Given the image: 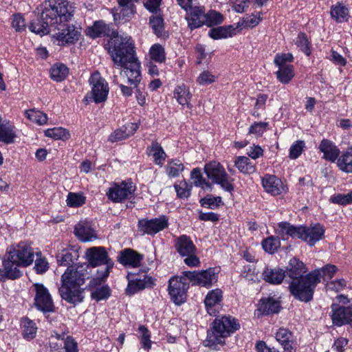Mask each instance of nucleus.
<instances>
[{
  "instance_id": "60",
  "label": "nucleus",
  "mask_w": 352,
  "mask_h": 352,
  "mask_svg": "<svg viewBox=\"0 0 352 352\" xmlns=\"http://www.w3.org/2000/svg\"><path fill=\"white\" fill-rule=\"evenodd\" d=\"M12 26L16 32H21L25 30L26 23L23 16L20 14L12 16Z\"/></svg>"
},
{
  "instance_id": "34",
  "label": "nucleus",
  "mask_w": 352,
  "mask_h": 352,
  "mask_svg": "<svg viewBox=\"0 0 352 352\" xmlns=\"http://www.w3.org/2000/svg\"><path fill=\"white\" fill-rule=\"evenodd\" d=\"M285 276V271L280 268H266L263 272V279L273 285L281 283Z\"/></svg>"
},
{
  "instance_id": "41",
  "label": "nucleus",
  "mask_w": 352,
  "mask_h": 352,
  "mask_svg": "<svg viewBox=\"0 0 352 352\" xmlns=\"http://www.w3.org/2000/svg\"><path fill=\"white\" fill-rule=\"evenodd\" d=\"M235 166L240 172L245 174H251L256 170L255 166L245 156L238 157L235 161Z\"/></svg>"
},
{
  "instance_id": "19",
  "label": "nucleus",
  "mask_w": 352,
  "mask_h": 352,
  "mask_svg": "<svg viewBox=\"0 0 352 352\" xmlns=\"http://www.w3.org/2000/svg\"><path fill=\"white\" fill-rule=\"evenodd\" d=\"M168 221L165 217L139 221L140 230L148 234H155L168 227Z\"/></svg>"
},
{
  "instance_id": "17",
  "label": "nucleus",
  "mask_w": 352,
  "mask_h": 352,
  "mask_svg": "<svg viewBox=\"0 0 352 352\" xmlns=\"http://www.w3.org/2000/svg\"><path fill=\"white\" fill-rule=\"evenodd\" d=\"M56 30L58 32L54 33V37L60 42L62 45L74 43L78 40L80 32L72 25H65V23H58L56 25V28L52 29L53 31Z\"/></svg>"
},
{
  "instance_id": "59",
  "label": "nucleus",
  "mask_w": 352,
  "mask_h": 352,
  "mask_svg": "<svg viewBox=\"0 0 352 352\" xmlns=\"http://www.w3.org/2000/svg\"><path fill=\"white\" fill-rule=\"evenodd\" d=\"M320 272V276L323 280L331 279L337 272V267L334 265L327 264L320 269H318Z\"/></svg>"
},
{
  "instance_id": "3",
  "label": "nucleus",
  "mask_w": 352,
  "mask_h": 352,
  "mask_svg": "<svg viewBox=\"0 0 352 352\" xmlns=\"http://www.w3.org/2000/svg\"><path fill=\"white\" fill-rule=\"evenodd\" d=\"M37 10L41 11V19L52 29L56 28L58 23L70 21L74 12L67 0H47Z\"/></svg>"
},
{
  "instance_id": "39",
  "label": "nucleus",
  "mask_w": 352,
  "mask_h": 352,
  "mask_svg": "<svg viewBox=\"0 0 352 352\" xmlns=\"http://www.w3.org/2000/svg\"><path fill=\"white\" fill-rule=\"evenodd\" d=\"M235 29L232 26H220L211 29L208 34L213 39H221L231 37L234 34Z\"/></svg>"
},
{
  "instance_id": "53",
  "label": "nucleus",
  "mask_w": 352,
  "mask_h": 352,
  "mask_svg": "<svg viewBox=\"0 0 352 352\" xmlns=\"http://www.w3.org/2000/svg\"><path fill=\"white\" fill-rule=\"evenodd\" d=\"M184 165L179 160H171L166 166V172L170 177H177L184 170Z\"/></svg>"
},
{
  "instance_id": "27",
  "label": "nucleus",
  "mask_w": 352,
  "mask_h": 352,
  "mask_svg": "<svg viewBox=\"0 0 352 352\" xmlns=\"http://www.w3.org/2000/svg\"><path fill=\"white\" fill-rule=\"evenodd\" d=\"M175 245L177 252L183 257L195 254L196 251V248L192 240L186 235H182L177 238Z\"/></svg>"
},
{
  "instance_id": "36",
  "label": "nucleus",
  "mask_w": 352,
  "mask_h": 352,
  "mask_svg": "<svg viewBox=\"0 0 352 352\" xmlns=\"http://www.w3.org/2000/svg\"><path fill=\"white\" fill-rule=\"evenodd\" d=\"M289 269L287 272V276L293 280L294 279H300L305 277L303 274L306 272L305 266L302 261L293 258L289 261Z\"/></svg>"
},
{
  "instance_id": "21",
  "label": "nucleus",
  "mask_w": 352,
  "mask_h": 352,
  "mask_svg": "<svg viewBox=\"0 0 352 352\" xmlns=\"http://www.w3.org/2000/svg\"><path fill=\"white\" fill-rule=\"evenodd\" d=\"M262 185L265 191L272 195H278L285 190L282 181L275 175H265L262 178Z\"/></svg>"
},
{
  "instance_id": "23",
  "label": "nucleus",
  "mask_w": 352,
  "mask_h": 352,
  "mask_svg": "<svg viewBox=\"0 0 352 352\" xmlns=\"http://www.w3.org/2000/svg\"><path fill=\"white\" fill-rule=\"evenodd\" d=\"M186 19L191 30L198 28L205 23L204 11L200 7L190 8L189 10H187Z\"/></svg>"
},
{
  "instance_id": "24",
  "label": "nucleus",
  "mask_w": 352,
  "mask_h": 352,
  "mask_svg": "<svg viewBox=\"0 0 352 352\" xmlns=\"http://www.w3.org/2000/svg\"><path fill=\"white\" fill-rule=\"evenodd\" d=\"M318 148L323 153V158L331 162H335L340 153L339 148L333 142L327 139L321 141Z\"/></svg>"
},
{
  "instance_id": "6",
  "label": "nucleus",
  "mask_w": 352,
  "mask_h": 352,
  "mask_svg": "<svg viewBox=\"0 0 352 352\" xmlns=\"http://www.w3.org/2000/svg\"><path fill=\"white\" fill-rule=\"evenodd\" d=\"M320 270H314L305 277L294 279L289 284V292L296 299L309 302L312 299L314 289L320 282Z\"/></svg>"
},
{
  "instance_id": "2",
  "label": "nucleus",
  "mask_w": 352,
  "mask_h": 352,
  "mask_svg": "<svg viewBox=\"0 0 352 352\" xmlns=\"http://www.w3.org/2000/svg\"><path fill=\"white\" fill-rule=\"evenodd\" d=\"M89 278L87 266L79 265L68 267L61 276L62 285L59 289L63 299L72 304L81 302L84 298L81 286Z\"/></svg>"
},
{
  "instance_id": "13",
  "label": "nucleus",
  "mask_w": 352,
  "mask_h": 352,
  "mask_svg": "<svg viewBox=\"0 0 352 352\" xmlns=\"http://www.w3.org/2000/svg\"><path fill=\"white\" fill-rule=\"evenodd\" d=\"M85 257L88 263L84 264L87 266V270L90 267H97L113 261L109 257L106 249L102 246L91 247L86 250Z\"/></svg>"
},
{
  "instance_id": "5",
  "label": "nucleus",
  "mask_w": 352,
  "mask_h": 352,
  "mask_svg": "<svg viewBox=\"0 0 352 352\" xmlns=\"http://www.w3.org/2000/svg\"><path fill=\"white\" fill-rule=\"evenodd\" d=\"M239 327L237 320L231 316H223L215 319L212 329L208 331L204 345L212 347L217 344H223L224 338L239 329Z\"/></svg>"
},
{
  "instance_id": "37",
  "label": "nucleus",
  "mask_w": 352,
  "mask_h": 352,
  "mask_svg": "<svg viewBox=\"0 0 352 352\" xmlns=\"http://www.w3.org/2000/svg\"><path fill=\"white\" fill-rule=\"evenodd\" d=\"M146 151L148 155L153 157L154 162L156 164L162 166L164 164L166 155L158 142H153L151 145L147 148Z\"/></svg>"
},
{
  "instance_id": "42",
  "label": "nucleus",
  "mask_w": 352,
  "mask_h": 352,
  "mask_svg": "<svg viewBox=\"0 0 352 352\" xmlns=\"http://www.w3.org/2000/svg\"><path fill=\"white\" fill-rule=\"evenodd\" d=\"M21 326L23 329L22 334L24 338L32 340L36 336L37 327L32 320L24 318L21 321Z\"/></svg>"
},
{
  "instance_id": "57",
  "label": "nucleus",
  "mask_w": 352,
  "mask_h": 352,
  "mask_svg": "<svg viewBox=\"0 0 352 352\" xmlns=\"http://www.w3.org/2000/svg\"><path fill=\"white\" fill-rule=\"evenodd\" d=\"M330 201L333 204L345 206L352 203V191L347 194H338L332 196Z\"/></svg>"
},
{
  "instance_id": "15",
  "label": "nucleus",
  "mask_w": 352,
  "mask_h": 352,
  "mask_svg": "<svg viewBox=\"0 0 352 352\" xmlns=\"http://www.w3.org/2000/svg\"><path fill=\"white\" fill-rule=\"evenodd\" d=\"M129 280L126 294L127 295H133L148 287L154 285V279L148 276L145 273L143 274H131L127 275Z\"/></svg>"
},
{
  "instance_id": "56",
  "label": "nucleus",
  "mask_w": 352,
  "mask_h": 352,
  "mask_svg": "<svg viewBox=\"0 0 352 352\" xmlns=\"http://www.w3.org/2000/svg\"><path fill=\"white\" fill-rule=\"evenodd\" d=\"M305 147V143L302 140L296 141L289 148V157L292 160L297 159L302 153L304 148Z\"/></svg>"
},
{
  "instance_id": "32",
  "label": "nucleus",
  "mask_w": 352,
  "mask_h": 352,
  "mask_svg": "<svg viewBox=\"0 0 352 352\" xmlns=\"http://www.w3.org/2000/svg\"><path fill=\"white\" fill-rule=\"evenodd\" d=\"M78 257V252L74 248L63 249L56 255L58 263L60 265L68 267H70Z\"/></svg>"
},
{
  "instance_id": "20",
  "label": "nucleus",
  "mask_w": 352,
  "mask_h": 352,
  "mask_svg": "<svg viewBox=\"0 0 352 352\" xmlns=\"http://www.w3.org/2000/svg\"><path fill=\"white\" fill-rule=\"evenodd\" d=\"M276 341L283 349V352H296L293 333L284 327L279 328L275 334Z\"/></svg>"
},
{
  "instance_id": "4",
  "label": "nucleus",
  "mask_w": 352,
  "mask_h": 352,
  "mask_svg": "<svg viewBox=\"0 0 352 352\" xmlns=\"http://www.w3.org/2000/svg\"><path fill=\"white\" fill-rule=\"evenodd\" d=\"M278 234L282 236L285 235L293 238L300 239L306 241L310 246L320 241L324 236V229L319 223L310 227L294 226L287 222H280L278 224Z\"/></svg>"
},
{
  "instance_id": "45",
  "label": "nucleus",
  "mask_w": 352,
  "mask_h": 352,
  "mask_svg": "<svg viewBox=\"0 0 352 352\" xmlns=\"http://www.w3.org/2000/svg\"><path fill=\"white\" fill-rule=\"evenodd\" d=\"M338 168L345 173H352V153L347 151L344 153L338 160Z\"/></svg>"
},
{
  "instance_id": "61",
  "label": "nucleus",
  "mask_w": 352,
  "mask_h": 352,
  "mask_svg": "<svg viewBox=\"0 0 352 352\" xmlns=\"http://www.w3.org/2000/svg\"><path fill=\"white\" fill-rule=\"evenodd\" d=\"M110 296V289L109 286H103L96 289L95 291L91 292L92 298L100 301L107 298Z\"/></svg>"
},
{
  "instance_id": "64",
  "label": "nucleus",
  "mask_w": 352,
  "mask_h": 352,
  "mask_svg": "<svg viewBox=\"0 0 352 352\" xmlns=\"http://www.w3.org/2000/svg\"><path fill=\"white\" fill-rule=\"evenodd\" d=\"M140 332L141 333V342L143 348L148 349L151 348V342L150 340L151 336L148 330L144 326L139 327Z\"/></svg>"
},
{
  "instance_id": "28",
  "label": "nucleus",
  "mask_w": 352,
  "mask_h": 352,
  "mask_svg": "<svg viewBox=\"0 0 352 352\" xmlns=\"http://www.w3.org/2000/svg\"><path fill=\"white\" fill-rule=\"evenodd\" d=\"M74 232L76 236L83 242L92 241L97 237L94 230L84 221H80L76 225Z\"/></svg>"
},
{
  "instance_id": "38",
  "label": "nucleus",
  "mask_w": 352,
  "mask_h": 352,
  "mask_svg": "<svg viewBox=\"0 0 352 352\" xmlns=\"http://www.w3.org/2000/svg\"><path fill=\"white\" fill-rule=\"evenodd\" d=\"M280 307L279 301L272 298H268L261 300L259 311H261L263 314L269 315L278 313L280 310Z\"/></svg>"
},
{
  "instance_id": "52",
  "label": "nucleus",
  "mask_w": 352,
  "mask_h": 352,
  "mask_svg": "<svg viewBox=\"0 0 352 352\" xmlns=\"http://www.w3.org/2000/svg\"><path fill=\"white\" fill-rule=\"evenodd\" d=\"M177 196L180 199L188 198L190 195L192 185L188 184L185 180L179 182L174 185Z\"/></svg>"
},
{
  "instance_id": "22",
  "label": "nucleus",
  "mask_w": 352,
  "mask_h": 352,
  "mask_svg": "<svg viewBox=\"0 0 352 352\" xmlns=\"http://www.w3.org/2000/svg\"><path fill=\"white\" fill-rule=\"evenodd\" d=\"M143 256L132 249H124L118 257V261L123 265L137 267L140 265Z\"/></svg>"
},
{
  "instance_id": "62",
  "label": "nucleus",
  "mask_w": 352,
  "mask_h": 352,
  "mask_svg": "<svg viewBox=\"0 0 352 352\" xmlns=\"http://www.w3.org/2000/svg\"><path fill=\"white\" fill-rule=\"evenodd\" d=\"M346 287V281L343 279H338L328 282L326 285L327 290L339 292L343 290Z\"/></svg>"
},
{
  "instance_id": "63",
  "label": "nucleus",
  "mask_w": 352,
  "mask_h": 352,
  "mask_svg": "<svg viewBox=\"0 0 352 352\" xmlns=\"http://www.w3.org/2000/svg\"><path fill=\"white\" fill-rule=\"evenodd\" d=\"M215 81V76L208 71L201 72L197 79V82L200 85H206Z\"/></svg>"
},
{
  "instance_id": "8",
  "label": "nucleus",
  "mask_w": 352,
  "mask_h": 352,
  "mask_svg": "<svg viewBox=\"0 0 352 352\" xmlns=\"http://www.w3.org/2000/svg\"><path fill=\"white\" fill-rule=\"evenodd\" d=\"M8 257L16 265L27 267L32 263L34 252L30 244L27 242H20L9 251Z\"/></svg>"
},
{
  "instance_id": "25",
  "label": "nucleus",
  "mask_w": 352,
  "mask_h": 352,
  "mask_svg": "<svg viewBox=\"0 0 352 352\" xmlns=\"http://www.w3.org/2000/svg\"><path fill=\"white\" fill-rule=\"evenodd\" d=\"M138 128L139 125L137 123H129L111 133L108 140L111 142H116L125 140L133 135Z\"/></svg>"
},
{
  "instance_id": "26",
  "label": "nucleus",
  "mask_w": 352,
  "mask_h": 352,
  "mask_svg": "<svg viewBox=\"0 0 352 352\" xmlns=\"http://www.w3.org/2000/svg\"><path fill=\"white\" fill-rule=\"evenodd\" d=\"M16 138V128L9 121L3 120L0 116V142L9 144L14 142Z\"/></svg>"
},
{
  "instance_id": "30",
  "label": "nucleus",
  "mask_w": 352,
  "mask_h": 352,
  "mask_svg": "<svg viewBox=\"0 0 352 352\" xmlns=\"http://www.w3.org/2000/svg\"><path fill=\"white\" fill-rule=\"evenodd\" d=\"M331 16L338 23L346 21L349 16L348 5L345 2L338 1L331 8Z\"/></svg>"
},
{
  "instance_id": "40",
  "label": "nucleus",
  "mask_w": 352,
  "mask_h": 352,
  "mask_svg": "<svg viewBox=\"0 0 352 352\" xmlns=\"http://www.w3.org/2000/svg\"><path fill=\"white\" fill-rule=\"evenodd\" d=\"M174 98L182 105H187L189 107V101L191 98L189 89L185 85L177 86L174 90Z\"/></svg>"
},
{
  "instance_id": "58",
  "label": "nucleus",
  "mask_w": 352,
  "mask_h": 352,
  "mask_svg": "<svg viewBox=\"0 0 352 352\" xmlns=\"http://www.w3.org/2000/svg\"><path fill=\"white\" fill-rule=\"evenodd\" d=\"M296 44L306 55L309 56L311 54L309 42L304 33L298 34L296 40Z\"/></svg>"
},
{
  "instance_id": "43",
  "label": "nucleus",
  "mask_w": 352,
  "mask_h": 352,
  "mask_svg": "<svg viewBox=\"0 0 352 352\" xmlns=\"http://www.w3.org/2000/svg\"><path fill=\"white\" fill-rule=\"evenodd\" d=\"M149 56L151 60L158 63H162L166 60L165 50L159 43H155L151 47Z\"/></svg>"
},
{
  "instance_id": "10",
  "label": "nucleus",
  "mask_w": 352,
  "mask_h": 352,
  "mask_svg": "<svg viewBox=\"0 0 352 352\" xmlns=\"http://www.w3.org/2000/svg\"><path fill=\"white\" fill-rule=\"evenodd\" d=\"M183 274L192 282V285L206 287L212 286L218 279L217 270L213 267L200 272L185 271Z\"/></svg>"
},
{
  "instance_id": "49",
  "label": "nucleus",
  "mask_w": 352,
  "mask_h": 352,
  "mask_svg": "<svg viewBox=\"0 0 352 352\" xmlns=\"http://www.w3.org/2000/svg\"><path fill=\"white\" fill-rule=\"evenodd\" d=\"M26 117L32 122L38 125L45 124L47 121V116L43 112L36 110L30 109L25 111Z\"/></svg>"
},
{
  "instance_id": "11",
  "label": "nucleus",
  "mask_w": 352,
  "mask_h": 352,
  "mask_svg": "<svg viewBox=\"0 0 352 352\" xmlns=\"http://www.w3.org/2000/svg\"><path fill=\"white\" fill-rule=\"evenodd\" d=\"M188 279L184 276H173L168 281V293L177 305H181L186 300V294L188 289Z\"/></svg>"
},
{
  "instance_id": "35",
  "label": "nucleus",
  "mask_w": 352,
  "mask_h": 352,
  "mask_svg": "<svg viewBox=\"0 0 352 352\" xmlns=\"http://www.w3.org/2000/svg\"><path fill=\"white\" fill-rule=\"evenodd\" d=\"M113 265L114 263H109L102 266H97L98 268L96 271L94 277L90 281V285L95 286L104 282L109 277L110 271L113 267Z\"/></svg>"
},
{
  "instance_id": "7",
  "label": "nucleus",
  "mask_w": 352,
  "mask_h": 352,
  "mask_svg": "<svg viewBox=\"0 0 352 352\" xmlns=\"http://www.w3.org/2000/svg\"><path fill=\"white\" fill-rule=\"evenodd\" d=\"M204 170L208 178L213 183L220 185L226 191L233 190L234 186L229 181V176L220 163L217 162L208 163L205 165Z\"/></svg>"
},
{
  "instance_id": "50",
  "label": "nucleus",
  "mask_w": 352,
  "mask_h": 352,
  "mask_svg": "<svg viewBox=\"0 0 352 352\" xmlns=\"http://www.w3.org/2000/svg\"><path fill=\"white\" fill-rule=\"evenodd\" d=\"M280 246V241L278 237L273 236H269L262 241V247L263 250L270 254H273Z\"/></svg>"
},
{
  "instance_id": "47",
  "label": "nucleus",
  "mask_w": 352,
  "mask_h": 352,
  "mask_svg": "<svg viewBox=\"0 0 352 352\" xmlns=\"http://www.w3.org/2000/svg\"><path fill=\"white\" fill-rule=\"evenodd\" d=\"M190 178L193 184L203 189L211 190V185L202 177L201 170L198 168H193L190 173Z\"/></svg>"
},
{
  "instance_id": "1",
  "label": "nucleus",
  "mask_w": 352,
  "mask_h": 352,
  "mask_svg": "<svg viewBox=\"0 0 352 352\" xmlns=\"http://www.w3.org/2000/svg\"><path fill=\"white\" fill-rule=\"evenodd\" d=\"M87 34L91 38L110 36L109 52L112 60L122 68L120 72L122 78H126V82L136 87L142 79L140 63L135 56L131 37L111 31L109 25L102 21H96L87 29Z\"/></svg>"
},
{
  "instance_id": "54",
  "label": "nucleus",
  "mask_w": 352,
  "mask_h": 352,
  "mask_svg": "<svg viewBox=\"0 0 352 352\" xmlns=\"http://www.w3.org/2000/svg\"><path fill=\"white\" fill-rule=\"evenodd\" d=\"M29 28L31 32L41 35L47 34L52 31V29L41 19L38 22L31 23Z\"/></svg>"
},
{
  "instance_id": "16",
  "label": "nucleus",
  "mask_w": 352,
  "mask_h": 352,
  "mask_svg": "<svg viewBox=\"0 0 352 352\" xmlns=\"http://www.w3.org/2000/svg\"><path fill=\"white\" fill-rule=\"evenodd\" d=\"M135 191V186L129 182H122L120 184H115L107 192V196L113 202H120L129 198Z\"/></svg>"
},
{
  "instance_id": "46",
  "label": "nucleus",
  "mask_w": 352,
  "mask_h": 352,
  "mask_svg": "<svg viewBox=\"0 0 352 352\" xmlns=\"http://www.w3.org/2000/svg\"><path fill=\"white\" fill-rule=\"evenodd\" d=\"M68 74V68L63 64H55L51 69L50 76L57 82L63 80Z\"/></svg>"
},
{
  "instance_id": "12",
  "label": "nucleus",
  "mask_w": 352,
  "mask_h": 352,
  "mask_svg": "<svg viewBox=\"0 0 352 352\" xmlns=\"http://www.w3.org/2000/svg\"><path fill=\"white\" fill-rule=\"evenodd\" d=\"M91 85V96L96 103L104 102L107 100L109 88V85L99 72L94 73L89 78Z\"/></svg>"
},
{
  "instance_id": "51",
  "label": "nucleus",
  "mask_w": 352,
  "mask_h": 352,
  "mask_svg": "<svg viewBox=\"0 0 352 352\" xmlns=\"http://www.w3.org/2000/svg\"><path fill=\"white\" fill-rule=\"evenodd\" d=\"M86 198L82 193L69 192L67 197V204L69 207H80L85 203Z\"/></svg>"
},
{
  "instance_id": "33",
  "label": "nucleus",
  "mask_w": 352,
  "mask_h": 352,
  "mask_svg": "<svg viewBox=\"0 0 352 352\" xmlns=\"http://www.w3.org/2000/svg\"><path fill=\"white\" fill-rule=\"evenodd\" d=\"M223 298V292L220 289H213L206 295L204 303L210 315L214 314V307L220 303Z\"/></svg>"
},
{
  "instance_id": "29",
  "label": "nucleus",
  "mask_w": 352,
  "mask_h": 352,
  "mask_svg": "<svg viewBox=\"0 0 352 352\" xmlns=\"http://www.w3.org/2000/svg\"><path fill=\"white\" fill-rule=\"evenodd\" d=\"M56 338L60 340V343H52L51 347L57 352H78V344L73 338L67 336L65 339H60L58 334H56Z\"/></svg>"
},
{
  "instance_id": "18",
  "label": "nucleus",
  "mask_w": 352,
  "mask_h": 352,
  "mask_svg": "<svg viewBox=\"0 0 352 352\" xmlns=\"http://www.w3.org/2000/svg\"><path fill=\"white\" fill-rule=\"evenodd\" d=\"M331 316L333 324L338 327L352 322V304L348 307L333 305Z\"/></svg>"
},
{
  "instance_id": "31",
  "label": "nucleus",
  "mask_w": 352,
  "mask_h": 352,
  "mask_svg": "<svg viewBox=\"0 0 352 352\" xmlns=\"http://www.w3.org/2000/svg\"><path fill=\"white\" fill-rule=\"evenodd\" d=\"M119 5V12L114 14L115 20H127L135 12V6L131 0H118Z\"/></svg>"
},
{
  "instance_id": "48",
  "label": "nucleus",
  "mask_w": 352,
  "mask_h": 352,
  "mask_svg": "<svg viewBox=\"0 0 352 352\" xmlns=\"http://www.w3.org/2000/svg\"><path fill=\"white\" fill-rule=\"evenodd\" d=\"M45 135L47 137L52 138L54 140H66L70 138L69 132L67 129L62 127L48 129L45 131Z\"/></svg>"
},
{
  "instance_id": "9",
  "label": "nucleus",
  "mask_w": 352,
  "mask_h": 352,
  "mask_svg": "<svg viewBox=\"0 0 352 352\" xmlns=\"http://www.w3.org/2000/svg\"><path fill=\"white\" fill-rule=\"evenodd\" d=\"M293 60L292 54H276L274 63L278 67L276 72V78L283 84H288L295 76L294 66L288 63Z\"/></svg>"
},
{
  "instance_id": "44",
  "label": "nucleus",
  "mask_w": 352,
  "mask_h": 352,
  "mask_svg": "<svg viewBox=\"0 0 352 352\" xmlns=\"http://www.w3.org/2000/svg\"><path fill=\"white\" fill-rule=\"evenodd\" d=\"M3 266L6 278L16 279L21 276V273L18 269L19 265H16L15 263L12 262L9 257L3 261Z\"/></svg>"
},
{
  "instance_id": "55",
  "label": "nucleus",
  "mask_w": 352,
  "mask_h": 352,
  "mask_svg": "<svg viewBox=\"0 0 352 352\" xmlns=\"http://www.w3.org/2000/svg\"><path fill=\"white\" fill-rule=\"evenodd\" d=\"M223 21V16L219 12L212 10L205 14V23L208 26H213Z\"/></svg>"
},
{
  "instance_id": "14",
  "label": "nucleus",
  "mask_w": 352,
  "mask_h": 352,
  "mask_svg": "<svg viewBox=\"0 0 352 352\" xmlns=\"http://www.w3.org/2000/svg\"><path fill=\"white\" fill-rule=\"evenodd\" d=\"M35 291V305L38 309L43 312H52L54 310V305L47 288L43 285L35 283L33 285Z\"/></svg>"
}]
</instances>
